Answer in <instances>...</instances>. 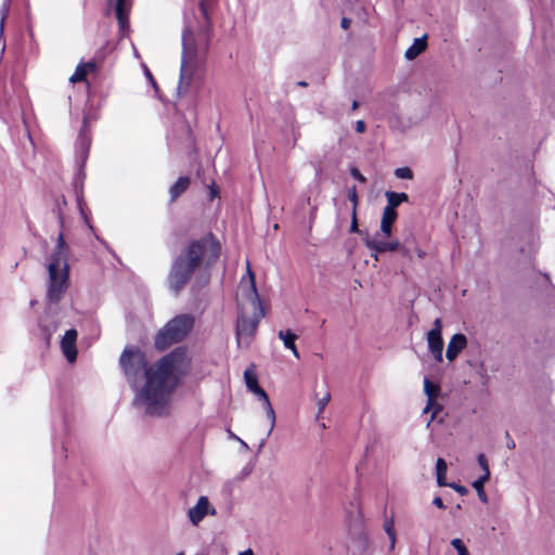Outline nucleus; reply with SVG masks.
I'll return each mask as SVG.
<instances>
[{
    "instance_id": "f257e3e1",
    "label": "nucleus",
    "mask_w": 555,
    "mask_h": 555,
    "mask_svg": "<svg viewBox=\"0 0 555 555\" xmlns=\"http://www.w3.org/2000/svg\"><path fill=\"white\" fill-rule=\"evenodd\" d=\"M119 363L134 392L133 406L152 417L169 415L173 391L189 367L186 349L178 347L149 366L145 354L139 348L126 347Z\"/></svg>"
},
{
    "instance_id": "f03ea898",
    "label": "nucleus",
    "mask_w": 555,
    "mask_h": 555,
    "mask_svg": "<svg viewBox=\"0 0 555 555\" xmlns=\"http://www.w3.org/2000/svg\"><path fill=\"white\" fill-rule=\"evenodd\" d=\"M220 244L212 234L191 241L176 257L168 273L169 289L178 295L190 282L196 270H208L220 256Z\"/></svg>"
},
{
    "instance_id": "7ed1b4c3",
    "label": "nucleus",
    "mask_w": 555,
    "mask_h": 555,
    "mask_svg": "<svg viewBox=\"0 0 555 555\" xmlns=\"http://www.w3.org/2000/svg\"><path fill=\"white\" fill-rule=\"evenodd\" d=\"M68 245L64 234L59 233L54 251L47 260L48 285L47 301L48 310L46 317L40 321V327L47 344H50L52 335L57 330V322L52 315L53 306H56L63 298L69 280V267L67 262Z\"/></svg>"
},
{
    "instance_id": "20e7f679",
    "label": "nucleus",
    "mask_w": 555,
    "mask_h": 555,
    "mask_svg": "<svg viewBox=\"0 0 555 555\" xmlns=\"http://www.w3.org/2000/svg\"><path fill=\"white\" fill-rule=\"evenodd\" d=\"M247 275L248 280L242 279L240 283V292L249 301L253 308V315L247 317L241 313L235 328L236 344L238 348H248L256 334L258 324L263 318L264 312L261 306L260 297L258 295L255 282V275L247 261Z\"/></svg>"
},
{
    "instance_id": "39448f33",
    "label": "nucleus",
    "mask_w": 555,
    "mask_h": 555,
    "mask_svg": "<svg viewBox=\"0 0 555 555\" xmlns=\"http://www.w3.org/2000/svg\"><path fill=\"white\" fill-rule=\"evenodd\" d=\"M194 321V317L188 313L175 317L156 334L155 348L164 351L172 344L183 340L192 331Z\"/></svg>"
},
{
    "instance_id": "423d86ee",
    "label": "nucleus",
    "mask_w": 555,
    "mask_h": 555,
    "mask_svg": "<svg viewBox=\"0 0 555 555\" xmlns=\"http://www.w3.org/2000/svg\"><path fill=\"white\" fill-rule=\"evenodd\" d=\"M197 48L192 29L185 26L182 31V56L180 67V80L178 90L186 92L190 87L194 68L196 66Z\"/></svg>"
},
{
    "instance_id": "0eeeda50",
    "label": "nucleus",
    "mask_w": 555,
    "mask_h": 555,
    "mask_svg": "<svg viewBox=\"0 0 555 555\" xmlns=\"http://www.w3.org/2000/svg\"><path fill=\"white\" fill-rule=\"evenodd\" d=\"M244 379H245L247 389L249 391H251L253 393H255L258 397V399L262 402V406L264 409L267 418L270 422V428L267 434V437H269L271 435V433L273 431V428L275 426V421H276L275 412L272 408L270 399H269L267 392L259 386L257 374L253 367H248L245 370Z\"/></svg>"
},
{
    "instance_id": "6e6552de",
    "label": "nucleus",
    "mask_w": 555,
    "mask_h": 555,
    "mask_svg": "<svg viewBox=\"0 0 555 555\" xmlns=\"http://www.w3.org/2000/svg\"><path fill=\"white\" fill-rule=\"evenodd\" d=\"M131 8L132 0H106V14H115L120 33H125L129 28V14Z\"/></svg>"
},
{
    "instance_id": "1a4fd4ad",
    "label": "nucleus",
    "mask_w": 555,
    "mask_h": 555,
    "mask_svg": "<svg viewBox=\"0 0 555 555\" xmlns=\"http://www.w3.org/2000/svg\"><path fill=\"white\" fill-rule=\"evenodd\" d=\"M428 350L437 362L443 360V339H442V322L437 318L433 323V328L427 333Z\"/></svg>"
},
{
    "instance_id": "9d476101",
    "label": "nucleus",
    "mask_w": 555,
    "mask_h": 555,
    "mask_svg": "<svg viewBox=\"0 0 555 555\" xmlns=\"http://www.w3.org/2000/svg\"><path fill=\"white\" fill-rule=\"evenodd\" d=\"M216 508L210 504L209 499L205 495L199 496L196 504L188 512V517L193 526H197L207 515L215 516Z\"/></svg>"
},
{
    "instance_id": "9b49d317",
    "label": "nucleus",
    "mask_w": 555,
    "mask_h": 555,
    "mask_svg": "<svg viewBox=\"0 0 555 555\" xmlns=\"http://www.w3.org/2000/svg\"><path fill=\"white\" fill-rule=\"evenodd\" d=\"M77 331L72 328L65 332L61 340L62 352L69 363H73L77 358Z\"/></svg>"
},
{
    "instance_id": "f8f14e48",
    "label": "nucleus",
    "mask_w": 555,
    "mask_h": 555,
    "mask_svg": "<svg viewBox=\"0 0 555 555\" xmlns=\"http://www.w3.org/2000/svg\"><path fill=\"white\" fill-rule=\"evenodd\" d=\"M387 238L388 237L380 236V234H375L372 238L366 241V246L378 253L396 251L400 249L398 241H387Z\"/></svg>"
},
{
    "instance_id": "ddd939ff",
    "label": "nucleus",
    "mask_w": 555,
    "mask_h": 555,
    "mask_svg": "<svg viewBox=\"0 0 555 555\" xmlns=\"http://www.w3.org/2000/svg\"><path fill=\"white\" fill-rule=\"evenodd\" d=\"M424 392L427 396V403L423 410V413H428L429 411H431L435 408L431 418L427 423V426H429L430 422L435 418L437 412L440 410V406L439 405L435 406V403H434V400L439 392V387L437 385H434L428 377H425L424 378Z\"/></svg>"
},
{
    "instance_id": "4468645a",
    "label": "nucleus",
    "mask_w": 555,
    "mask_h": 555,
    "mask_svg": "<svg viewBox=\"0 0 555 555\" xmlns=\"http://www.w3.org/2000/svg\"><path fill=\"white\" fill-rule=\"evenodd\" d=\"M467 338L464 334H454L448 343L446 358L452 362L466 348Z\"/></svg>"
},
{
    "instance_id": "2eb2a0df",
    "label": "nucleus",
    "mask_w": 555,
    "mask_h": 555,
    "mask_svg": "<svg viewBox=\"0 0 555 555\" xmlns=\"http://www.w3.org/2000/svg\"><path fill=\"white\" fill-rule=\"evenodd\" d=\"M398 214L396 210H392L390 207H385L383 210V216L380 220V236L389 237L391 235V229L393 222L397 220Z\"/></svg>"
},
{
    "instance_id": "dca6fc26",
    "label": "nucleus",
    "mask_w": 555,
    "mask_h": 555,
    "mask_svg": "<svg viewBox=\"0 0 555 555\" xmlns=\"http://www.w3.org/2000/svg\"><path fill=\"white\" fill-rule=\"evenodd\" d=\"M427 48V36L424 35L421 38H416L412 46H410L405 52L404 57L409 61L416 59L422 52H424Z\"/></svg>"
},
{
    "instance_id": "f3484780",
    "label": "nucleus",
    "mask_w": 555,
    "mask_h": 555,
    "mask_svg": "<svg viewBox=\"0 0 555 555\" xmlns=\"http://www.w3.org/2000/svg\"><path fill=\"white\" fill-rule=\"evenodd\" d=\"M350 555H371L370 554V541L367 537H358L349 546Z\"/></svg>"
},
{
    "instance_id": "a211bd4d",
    "label": "nucleus",
    "mask_w": 555,
    "mask_h": 555,
    "mask_svg": "<svg viewBox=\"0 0 555 555\" xmlns=\"http://www.w3.org/2000/svg\"><path fill=\"white\" fill-rule=\"evenodd\" d=\"M191 179L189 177H180L169 189L170 202L173 203L190 186Z\"/></svg>"
},
{
    "instance_id": "6ab92c4d",
    "label": "nucleus",
    "mask_w": 555,
    "mask_h": 555,
    "mask_svg": "<svg viewBox=\"0 0 555 555\" xmlns=\"http://www.w3.org/2000/svg\"><path fill=\"white\" fill-rule=\"evenodd\" d=\"M279 338L283 341V345L286 349H289L296 358H299V352L295 345V340L297 339L296 334H294L291 330L280 331Z\"/></svg>"
},
{
    "instance_id": "aec40b11",
    "label": "nucleus",
    "mask_w": 555,
    "mask_h": 555,
    "mask_svg": "<svg viewBox=\"0 0 555 555\" xmlns=\"http://www.w3.org/2000/svg\"><path fill=\"white\" fill-rule=\"evenodd\" d=\"M385 196L387 198L386 207H390L392 210H396V207H398L401 203H405L409 201V195L403 192L397 193L393 191H387L385 193Z\"/></svg>"
},
{
    "instance_id": "412c9836",
    "label": "nucleus",
    "mask_w": 555,
    "mask_h": 555,
    "mask_svg": "<svg viewBox=\"0 0 555 555\" xmlns=\"http://www.w3.org/2000/svg\"><path fill=\"white\" fill-rule=\"evenodd\" d=\"M448 470V465L446 461L442 457H439L436 462V477H437V483L439 487H444L448 485L446 480Z\"/></svg>"
},
{
    "instance_id": "4be33fe9",
    "label": "nucleus",
    "mask_w": 555,
    "mask_h": 555,
    "mask_svg": "<svg viewBox=\"0 0 555 555\" xmlns=\"http://www.w3.org/2000/svg\"><path fill=\"white\" fill-rule=\"evenodd\" d=\"M90 146V140L87 138L82 132L80 133L78 141H77V150L79 153V156L82 162H85L88 157Z\"/></svg>"
},
{
    "instance_id": "5701e85b",
    "label": "nucleus",
    "mask_w": 555,
    "mask_h": 555,
    "mask_svg": "<svg viewBox=\"0 0 555 555\" xmlns=\"http://www.w3.org/2000/svg\"><path fill=\"white\" fill-rule=\"evenodd\" d=\"M489 479H486L485 477H479L478 479H476L474 482H473V487L474 489L477 491V494H478V498L481 502L483 503H487L488 502V495L485 491V483L488 481Z\"/></svg>"
},
{
    "instance_id": "b1692460",
    "label": "nucleus",
    "mask_w": 555,
    "mask_h": 555,
    "mask_svg": "<svg viewBox=\"0 0 555 555\" xmlns=\"http://www.w3.org/2000/svg\"><path fill=\"white\" fill-rule=\"evenodd\" d=\"M384 529L390 540V550H393L395 544H396V531H395V522H393L392 518L385 520Z\"/></svg>"
},
{
    "instance_id": "393cba45",
    "label": "nucleus",
    "mask_w": 555,
    "mask_h": 555,
    "mask_svg": "<svg viewBox=\"0 0 555 555\" xmlns=\"http://www.w3.org/2000/svg\"><path fill=\"white\" fill-rule=\"evenodd\" d=\"M86 66H81L80 64L77 65L74 74L70 76L69 81L72 83L83 81L87 77V73L85 70Z\"/></svg>"
},
{
    "instance_id": "a878e982",
    "label": "nucleus",
    "mask_w": 555,
    "mask_h": 555,
    "mask_svg": "<svg viewBox=\"0 0 555 555\" xmlns=\"http://www.w3.org/2000/svg\"><path fill=\"white\" fill-rule=\"evenodd\" d=\"M477 462L483 472V475L481 477L489 479L490 478V469H489V464H488V460H487L486 455L483 453L478 454Z\"/></svg>"
},
{
    "instance_id": "bb28decb",
    "label": "nucleus",
    "mask_w": 555,
    "mask_h": 555,
    "mask_svg": "<svg viewBox=\"0 0 555 555\" xmlns=\"http://www.w3.org/2000/svg\"><path fill=\"white\" fill-rule=\"evenodd\" d=\"M451 545L456 550L459 555H470L467 547L465 546L464 542L461 539H452Z\"/></svg>"
},
{
    "instance_id": "cd10ccee",
    "label": "nucleus",
    "mask_w": 555,
    "mask_h": 555,
    "mask_svg": "<svg viewBox=\"0 0 555 555\" xmlns=\"http://www.w3.org/2000/svg\"><path fill=\"white\" fill-rule=\"evenodd\" d=\"M10 2H11V0H4L0 8V31L3 30L4 21L9 14Z\"/></svg>"
},
{
    "instance_id": "c85d7f7f",
    "label": "nucleus",
    "mask_w": 555,
    "mask_h": 555,
    "mask_svg": "<svg viewBox=\"0 0 555 555\" xmlns=\"http://www.w3.org/2000/svg\"><path fill=\"white\" fill-rule=\"evenodd\" d=\"M331 400V393L328 390L324 392V395L318 399L317 405H318V416L323 413L326 404Z\"/></svg>"
},
{
    "instance_id": "c756f323",
    "label": "nucleus",
    "mask_w": 555,
    "mask_h": 555,
    "mask_svg": "<svg viewBox=\"0 0 555 555\" xmlns=\"http://www.w3.org/2000/svg\"><path fill=\"white\" fill-rule=\"evenodd\" d=\"M395 176L398 179H412L413 171L409 167H400L395 170Z\"/></svg>"
},
{
    "instance_id": "7c9ffc66",
    "label": "nucleus",
    "mask_w": 555,
    "mask_h": 555,
    "mask_svg": "<svg viewBox=\"0 0 555 555\" xmlns=\"http://www.w3.org/2000/svg\"><path fill=\"white\" fill-rule=\"evenodd\" d=\"M446 487H450V488L454 489L461 495H465L468 493L467 488H465L464 486L457 485L455 482H448V485Z\"/></svg>"
},
{
    "instance_id": "2f4dec72",
    "label": "nucleus",
    "mask_w": 555,
    "mask_h": 555,
    "mask_svg": "<svg viewBox=\"0 0 555 555\" xmlns=\"http://www.w3.org/2000/svg\"><path fill=\"white\" fill-rule=\"evenodd\" d=\"M348 198H349L350 202L353 203V210H356V207H357V204H358V195H357L356 186L351 188L348 191Z\"/></svg>"
},
{
    "instance_id": "473e14b6",
    "label": "nucleus",
    "mask_w": 555,
    "mask_h": 555,
    "mask_svg": "<svg viewBox=\"0 0 555 555\" xmlns=\"http://www.w3.org/2000/svg\"><path fill=\"white\" fill-rule=\"evenodd\" d=\"M350 175L361 183L366 181L365 177L357 168H352L350 170Z\"/></svg>"
},
{
    "instance_id": "72a5a7b5",
    "label": "nucleus",
    "mask_w": 555,
    "mask_h": 555,
    "mask_svg": "<svg viewBox=\"0 0 555 555\" xmlns=\"http://www.w3.org/2000/svg\"><path fill=\"white\" fill-rule=\"evenodd\" d=\"M81 66H86L85 70L87 75L96 69V64L94 62L80 63Z\"/></svg>"
},
{
    "instance_id": "f704fd0d",
    "label": "nucleus",
    "mask_w": 555,
    "mask_h": 555,
    "mask_svg": "<svg viewBox=\"0 0 555 555\" xmlns=\"http://www.w3.org/2000/svg\"><path fill=\"white\" fill-rule=\"evenodd\" d=\"M366 129L365 122L363 120H358L356 122V131L359 133H363Z\"/></svg>"
},
{
    "instance_id": "c9c22d12",
    "label": "nucleus",
    "mask_w": 555,
    "mask_h": 555,
    "mask_svg": "<svg viewBox=\"0 0 555 555\" xmlns=\"http://www.w3.org/2000/svg\"><path fill=\"white\" fill-rule=\"evenodd\" d=\"M433 504L435 506H437L438 508H444V504H443V501L440 496H436L434 500H433Z\"/></svg>"
},
{
    "instance_id": "e433bc0d",
    "label": "nucleus",
    "mask_w": 555,
    "mask_h": 555,
    "mask_svg": "<svg viewBox=\"0 0 555 555\" xmlns=\"http://www.w3.org/2000/svg\"><path fill=\"white\" fill-rule=\"evenodd\" d=\"M351 232L358 231V224H357V218H356V210L352 211V222L350 227Z\"/></svg>"
},
{
    "instance_id": "4c0bfd02",
    "label": "nucleus",
    "mask_w": 555,
    "mask_h": 555,
    "mask_svg": "<svg viewBox=\"0 0 555 555\" xmlns=\"http://www.w3.org/2000/svg\"><path fill=\"white\" fill-rule=\"evenodd\" d=\"M350 24H351V20H350V18H348V17H343V20H341V24H340V25H341V27H343L344 29H348V28H349V26H350Z\"/></svg>"
},
{
    "instance_id": "58836bf2",
    "label": "nucleus",
    "mask_w": 555,
    "mask_h": 555,
    "mask_svg": "<svg viewBox=\"0 0 555 555\" xmlns=\"http://www.w3.org/2000/svg\"><path fill=\"white\" fill-rule=\"evenodd\" d=\"M506 437H507V448L515 449L516 444H515L514 440L509 437L508 434H506Z\"/></svg>"
},
{
    "instance_id": "ea45409f",
    "label": "nucleus",
    "mask_w": 555,
    "mask_h": 555,
    "mask_svg": "<svg viewBox=\"0 0 555 555\" xmlns=\"http://www.w3.org/2000/svg\"><path fill=\"white\" fill-rule=\"evenodd\" d=\"M266 444V438L261 439L259 444H258V452H260L262 450V448L264 447Z\"/></svg>"
},
{
    "instance_id": "a19ab883",
    "label": "nucleus",
    "mask_w": 555,
    "mask_h": 555,
    "mask_svg": "<svg viewBox=\"0 0 555 555\" xmlns=\"http://www.w3.org/2000/svg\"><path fill=\"white\" fill-rule=\"evenodd\" d=\"M235 439H236L237 441H240V443H241V446H242L243 448L248 449V446H247V443H246L245 441H243V440H242V439H240L238 437H235Z\"/></svg>"
},
{
    "instance_id": "79ce46f5",
    "label": "nucleus",
    "mask_w": 555,
    "mask_h": 555,
    "mask_svg": "<svg viewBox=\"0 0 555 555\" xmlns=\"http://www.w3.org/2000/svg\"><path fill=\"white\" fill-rule=\"evenodd\" d=\"M238 555H254L253 551L250 548L244 551V552H241Z\"/></svg>"
},
{
    "instance_id": "37998d69",
    "label": "nucleus",
    "mask_w": 555,
    "mask_h": 555,
    "mask_svg": "<svg viewBox=\"0 0 555 555\" xmlns=\"http://www.w3.org/2000/svg\"><path fill=\"white\" fill-rule=\"evenodd\" d=\"M358 107H359V102L354 100V101L352 102L351 108H352V111H354V109H357Z\"/></svg>"
},
{
    "instance_id": "c03bdc74",
    "label": "nucleus",
    "mask_w": 555,
    "mask_h": 555,
    "mask_svg": "<svg viewBox=\"0 0 555 555\" xmlns=\"http://www.w3.org/2000/svg\"><path fill=\"white\" fill-rule=\"evenodd\" d=\"M204 2H205V0H202V2H201V10L204 13V15H206V9H205Z\"/></svg>"
},
{
    "instance_id": "a18cd8bd",
    "label": "nucleus",
    "mask_w": 555,
    "mask_h": 555,
    "mask_svg": "<svg viewBox=\"0 0 555 555\" xmlns=\"http://www.w3.org/2000/svg\"><path fill=\"white\" fill-rule=\"evenodd\" d=\"M298 86H300V87H307V86H308V83H307L306 81L301 80V81H298Z\"/></svg>"
},
{
    "instance_id": "49530a36",
    "label": "nucleus",
    "mask_w": 555,
    "mask_h": 555,
    "mask_svg": "<svg viewBox=\"0 0 555 555\" xmlns=\"http://www.w3.org/2000/svg\"><path fill=\"white\" fill-rule=\"evenodd\" d=\"M210 195L214 197L216 195V190L214 188L210 189Z\"/></svg>"
},
{
    "instance_id": "de8ad7c7",
    "label": "nucleus",
    "mask_w": 555,
    "mask_h": 555,
    "mask_svg": "<svg viewBox=\"0 0 555 555\" xmlns=\"http://www.w3.org/2000/svg\"><path fill=\"white\" fill-rule=\"evenodd\" d=\"M61 199H62V203H63V204H66V199H65V196H64V195H62V196H61Z\"/></svg>"
},
{
    "instance_id": "09e8293b",
    "label": "nucleus",
    "mask_w": 555,
    "mask_h": 555,
    "mask_svg": "<svg viewBox=\"0 0 555 555\" xmlns=\"http://www.w3.org/2000/svg\"><path fill=\"white\" fill-rule=\"evenodd\" d=\"M146 77H150V79H152V75L149 70H146Z\"/></svg>"
},
{
    "instance_id": "8fccbe9b",
    "label": "nucleus",
    "mask_w": 555,
    "mask_h": 555,
    "mask_svg": "<svg viewBox=\"0 0 555 555\" xmlns=\"http://www.w3.org/2000/svg\"><path fill=\"white\" fill-rule=\"evenodd\" d=\"M401 250H402V253H404L405 255H408V250H406L404 247H402V248H401Z\"/></svg>"
},
{
    "instance_id": "3c124183",
    "label": "nucleus",
    "mask_w": 555,
    "mask_h": 555,
    "mask_svg": "<svg viewBox=\"0 0 555 555\" xmlns=\"http://www.w3.org/2000/svg\"><path fill=\"white\" fill-rule=\"evenodd\" d=\"M177 555H184V554H183V553H179V554H177Z\"/></svg>"
}]
</instances>
